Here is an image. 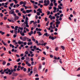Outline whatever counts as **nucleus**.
<instances>
[{"instance_id":"obj_19","label":"nucleus","mask_w":80,"mask_h":80,"mask_svg":"<svg viewBox=\"0 0 80 80\" xmlns=\"http://www.w3.org/2000/svg\"><path fill=\"white\" fill-rule=\"evenodd\" d=\"M41 68H42V64H39V69L40 70V69H41Z\"/></svg>"},{"instance_id":"obj_55","label":"nucleus","mask_w":80,"mask_h":80,"mask_svg":"<svg viewBox=\"0 0 80 80\" xmlns=\"http://www.w3.org/2000/svg\"><path fill=\"white\" fill-rule=\"evenodd\" d=\"M20 61V58H19L17 60V62H19Z\"/></svg>"},{"instance_id":"obj_17","label":"nucleus","mask_w":80,"mask_h":80,"mask_svg":"<svg viewBox=\"0 0 80 80\" xmlns=\"http://www.w3.org/2000/svg\"><path fill=\"white\" fill-rule=\"evenodd\" d=\"M61 48L63 50H65V48L64 47V46H61Z\"/></svg>"},{"instance_id":"obj_53","label":"nucleus","mask_w":80,"mask_h":80,"mask_svg":"<svg viewBox=\"0 0 80 80\" xmlns=\"http://www.w3.org/2000/svg\"><path fill=\"white\" fill-rule=\"evenodd\" d=\"M18 68H21V65H18Z\"/></svg>"},{"instance_id":"obj_43","label":"nucleus","mask_w":80,"mask_h":80,"mask_svg":"<svg viewBox=\"0 0 80 80\" xmlns=\"http://www.w3.org/2000/svg\"><path fill=\"white\" fill-rule=\"evenodd\" d=\"M45 21H47L48 20V19H47V18H45L44 19Z\"/></svg>"},{"instance_id":"obj_41","label":"nucleus","mask_w":80,"mask_h":80,"mask_svg":"<svg viewBox=\"0 0 80 80\" xmlns=\"http://www.w3.org/2000/svg\"><path fill=\"white\" fill-rule=\"evenodd\" d=\"M28 17H26L25 21H28Z\"/></svg>"},{"instance_id":"obj_48","label":"nucleus","mask_w":80,"mask_h":80,"mask_svg":"<svg viewBox=\"0 0 80 80\" xmlns=\"http://www.w3.org/2000/svg\"><path fill=\"white\" fill-rule=\"evenodd\" d=\"M5 71V70H4L3 71V72H1V73L2 74H3L6 71Z\"/></svg>"},{"instance_id":"obj_58","label":"nucleus","mask_w":80,"mask_h":80,"mask_svg":"<svg viewBox=\"0 0 80 80\" xmlns=\"http://www.w3.org/2000/svg\"><path fill=\"white\" fill-rule=\"evenodd\" d=\"M45 60V58L43 57L42 58V60Z\"/></svg>"},{"instance_id":"obj_16","label":"nucleus","mask_w":80,"mask_h":80,"mask_svg":"<svg viewBox=\"0 0 80 80\" xmlns=\"http://www.w3.org/2000/svg\"><path fill=\"white\" fill-rule=\"evenodd\" d=\"M0 33H1V35H4L5 32H2V31H0Z\"/></svg>"},{"instance_id":"obj_51","label":"nucleus","mask_w":80,"mask_h":80,"mask_svg":"<svg viewBox=\"0 0 80 80\" xmlns=\"http://www.w3.org/2000/svg\"><path fill=\"white\" fill-rule=\"evenodd\" d=\"M45 15V13H42L41 15V16L42 17H43V16H44V15Z\"/></svg>"},{"instance_id":"obj_8","label":"nucleus","mask_w":80,"mask_h":80,"mask_svg":"<svg viewBox=\"0 0 80 80\" xmlns=\"http://www.w3.org/2000/svg\"><path fill=\"white\" fill-rule=\"evenodd\" d=\"M31 39L32 40V41H33V42H35V39L34 38V37L32 36V37H31Z\"/></svg>"},{"instance_id":"obj_38","label":"nucleus","mask_w":80,"mask_h":80,"mask_svg":"<svg viewBox=\"0 0 80 80\" xmlns=\"http://www.w3.org/2000/svg\"><path fill=\"white\" fill-rule=\"evenodd\" d=\"M21 35H22V36H25V34L24 33V32H22V33L21 34Z\"/></svg>"},{"instance_id":"obj_45","label":"nucleus","mask_w":80,"mask_h":80,"mask_svg":"<svg viewBox=\"0 0 80 80\" xmlns=\"http://www.w3.org/2000/svg\"><path fill=\"white\" fill-rule=\"evenodd\" d=\"M63 16V14H61L60 15V17H62Z\"/></svg>"},{"instance_id":"obj_30","label":"nucleus","mask_w":80,"mask_h":80,"mask_svg":"<svg viewBox=\"0 0 80 80\" xmlns=\"http://www.w3.org/2000/svg\"><path fill=\"white\" fill-rule=\"evenodd\" d=\"M24 23H25L26 25H28V21H25V22H24Z\"/></svg>"},{"instance_id":"obj_12","label":"nucleus","mask_w":80,"mask_h":80,"mask_svg":"<svg viewBox=\"0 0 80 80\" xmlns=\"http://www.w3.org/2000/svg\"><path fill=\"white\" fill-rule=\"evenodd\" d=\"M36 70H37V68H36V67H35L33 70V73H35V72H36Z\"/></svg>"},{"instance_id":"obj_25","label":"nucleus","mask_w":80,"mask_h":80,"mask_svg":"<svg viewBox=\"0 0 80 80\" xmlns=\"http://www.w3.org/2000/svg\"><path fill=\"white\" fill-rule=\"evenodd\" d=\"M48 34V33L47 32L45 33L43 35V36H45V35L46 37H47V35Z\"/></svg>"},{"instance_id":"obj_59","label":"nucleus","mask_w":80,"mask_h":80,"mask_svg":"<svg viewBox=\"0 0 80 80\" xmlns=\"http://www.w3.org/2000/svg\"><path fill=\"white\" fill-rule=\"evenodd\" d=\"M15 12L16 13H18V12H19V11L18 10H17L15 11Z\"/></svg>"},{"instance_id":"obj_34","label":"nucleus","mask_w":80,"mask_h":80,"mask_svg":"<svg viewBox=\"0 0 80 80\" xmlns=\"http://www.w3.org/2000/svg\"><path fill=\"white\" fill-rule=\"evenodd\" d=\"M26 59V60H30V59L29 58V57H27Z\"/></svg>"},{"instance_id":"obj_61","label":"nucleus","mask_w":80,"mask_h":80,"mask_svg":"<svg viewBox=\"0 0 80 80\" xmlns=\"http://www.w3.org/2000/svg\"><path fill=\"white\" fill-rule=\"evenodd\" d=\"M79 70H80V67L78 68L77 70V71H79Z\"/></svg>"},{"instance_id":"obj_10","label":"nucleus","mask_w":80,"mask_h":80,"mask_svg":"<svg viewBox=\"0 0 80 80\" xmlns=\"http://www.w3.org/2000/svg\"><path fill=\"white\" fill-rule=\"evenodd\" d=\"M28 45H32V42H28L27 43Z\"/></svg>"},{"instance_id":"obj_46","label":"nucleus","mask_w":80,"mask_h":80,"mask_svg":"<svg viewBox=\"0 0 80 80\" xmlns=\"http://www.w3.org/2000/svg\"><path fill=\"white\" fill-rule=\"evenodd\" d=\"M23 68H24V67L22 66L21 67L20 69H21V70H23Z\"/></svg>"},{"instance_id":"obj_49","label":"nucleus","mask_w":80,"mask_h":80,"mask_svg":"<svg viewBox=\"0 0 80 80\" xmlns=\"http://www.w3.org/2000/svg\"><path fill=\"white\" fill-rule=\"evenodd\" d=\"M34 21H30V24H32V23H34Z\"/></svg>"},{"instance_id":"obj_20","label":"nucleus","mask_w":80,"mask_h":80,"mask_svg":"<svg viewBox=\"0 0 80 80\" xmlns=\"http://www.w3.org/2000/svg\"><path fill=\"white\" fill-rule=\"evenodd\" d=\"M18 43H19V45H21L22 44L21 42L20 41V40H19L18 42Z\"/></svg>"},{"instance_id":"obj_31","label":"nucleus","mask_w":80,"mask_h":80,"mask_svg":"<svg viewBox=\"0 0 80 80\" xmlns=\"http://www.w3.org/2000/svg\"><path fill=\"white\" fill-rule=\"evenodd\" d=\"M37 27V24H36L34 25L33 27H34V28H36V27Z\"/></svg>"},{"instance_id":"obj_42","label":"nucleus","mask_w":80,"mask_h":80,"mask_svg":"<svg viewBox=\"0 0 80 80\" xmlns=\"http://www.w3.org/2000/svg\"><path fill=\"white\" fill-rule=\"evenodd\" d=\"M20 5H22V4H23V1H21L20 2Z\"/></svg>"},{"instance_id":"obj_21","label":"nucleus","mask_w":80,"mask_h":80,"mask_svg":"<svg viewBox=\"0 0 80 80\" xmlns=\"http://www.w3.org/2000/svg\"><path fill=\"white\" fill-rule=\"evenodd\" d=\"M19 29L21 30H23V28L19 27Z\"/></svg>"},{"instance_id":"obj_54","label":"nucleus","mask_w":80,"mask_h":80,"mask_svg":"<svg viewBox=\"0 0 80 80\" xmlns=\"http://www.w3.org/2000/svg\"><path fill=\"white\" fill-rule=\"evenodd\" d=\"M51 39V40H54V37H52Z\"/></svg>"},{"instance_id":"obj_32","label":"nucleus","mask_w":80,"mask_h":80,"mask_svg":"<svg viewBox=\"0 0 80 80\" xmlns=\"http://www.w3.org/2000/svg\"><path fill=\"white\" fill-rule=\"evenodd\" d=\"M53 3L51 2L49 5V6H52V7L53 6Z\"/></svg>"},{"instance_id":"obj_37","label":"nucleus","mask_w":80,"mask_h":80,"mask_svg":"<svg viewBox=\"0 0 80 80\" xmlns=\"http://www.w3.org/2000/svg\"><path fill=\"white\" fill-rule=\"evenodd\" d=\"M23 71H24V72H26V71H27V69L25 68H24Z\"/></svg>"},{"instance_id":"obj_9","label":"nucleus","mask_w":80,"mask_h":80,"mask_svg":"<svg viewBox=\"0 0 80 80\" xmlns=\"http://www.w3.org/2000/svg\"><path fill=\"white\" fill-rule=\"evenodd\" d=\"M32 73H33V71H31V72H30V73H29L28 75L29 76H31Z\"/></svg>"},{"instance_id":"obj_60","label":"nucleus","mask_w":80,"mask_h":80,"mask_svg":"<svg viewBox=\"0 0 80 80\" xmlns=\"http://www.w3.org/2000/svg\"><path fill=\"white\" fill-rule=\"evenodd\" d=\"M35 80H39V78H35Z\"/></svg>"},{"instance_id":"obj_13","label":"nucleus","mask_w":80,"mask_h":80,"mask_svg":"<svg viewBox=\"0 0 80 80\" xmlns=\"http://www.w3.org/2000/svg\"><path fill=\"white\" fill-rule=\"evenodd\" d=\"M60 23V22L58 21V22H56V25H59Z\"/></svg>"},{"instance_id":"obj_35","label":"nucleus","mask_w":80,"mask_h":80,"mask_svg":"<svg viewBox=\"0 0 80 80\" xmlns=\"http://www.w3.org/2000/svg\"><path fill=\"white\" fill-rule=\"evenodd\" d=\"M48 23H49V21H48L46 23V26H48Z\"/></svg>"},{"instance_id":"obj_62","label":"nucleus","mask_w":80,"mask_h":80,"mask_svg":"<svg viewBox=\"0 0 80 80\" xmlns=\"http://www.w3.org/2000/svg\"><path fill=\"white\" fill-rule=\"evenodd\" d=\"M0 15L1 17H2L3 16V14H2V13H1L0 14Z\"/></svg>"},{"instance_id":"obj_22","label":"nucleus","mask_w":80,"mask_h":80,"mask_svg":"<svg viewBox=\"0 0 80 80\" xmlns=\"http://www.w3.org/2000/svg\"><path fill=\"white\" fill-rule=\"evenodd\" d=\"M15 18L17 20H18V19L19 18V17L18 16H16L15 17Z\"/></svg>"},{"instance_id":"obj_7","label":"nucleus","mask_w":80,"mask_h":80,"mask_svg":"<svg viewBox=\"0 0 80 80\" xmlns=\"http://www.w3.org/2000/svg\"><path fill=\"white\" fill-rule=\"evenodd\" d=\"M27 37H23L22 40V41H23V42H25V41H26L27 40Z\"/></svg>"},{"instance_id":"obj_15","label":"nucleus","mask_w":80,"mask_h":80,"mask_svg":"<svg viewBox=\"0 0 80 80\" xmlns=\"http://www.w3.org/2000/svg\"><path fill=\"white\" fill-rule=\"evenodd\" d=\"M52 17H53V16H52V15H49V18H50V20H52Z\"/></svg>"},{"instance_id":"obj_47","label":"nucleus","mask_w":80,"mask_h":80,"mask_svg":"<svg viewBox=\"0 0 80 80\" xmlns=\"http://www.w3.org/2000/svg\"><path fill=\"white\" fill-rule=\"evenodd\" d=\"M7 66H10V63L9 62H8L7 64Z\"/></svg>"},{"instance_id":"obj_50","label":"nucleus","mask_w":80,"mask_h":80,"mask_svg":"<svg viewBox=\"0 0 80 80\" xmlns=\"http://www.w3.org/2000/svg\"><path fill=\"white\" fill-rule=\"evenodd\" d=\"M53 9L54 10L56 11L57 10V8L56 7H54Z\"/></svg>"},{"instance_id":"obj_57","label":"nucleus","mask_w":80,"mask_h":80,"mask_svg":"<svg viewBox=\"0 0 80 80\" xmlns=\"http://www.w3.org/2000/svg\"><path fill=\"white\" fill-rule=\"evenodd\" d=\"M18 15H19V16H21V13H20V12H18Z\"/></svg>"},{"instance_id":"obj_2","label":"nucleus","mask_w":80,"mask_h":80,"mask_svg":"<svg viewBox=\"0 0 80 80\" xmlns=\"http://www.w3.org/2000/svg\"><path fill=\"white\" fill-rule=\"evenodd\" d=\"M44 5L45 6H47L50 4V1L48 0H47V1H45L44 2Z\"/></svg>"},{"instance_id":"obj_14","label":"nucleus","mask_w":80,"mask_h":80,"mask_svg":"<svg viewBox=\"0 0 80 80\" xmlns=\"http://www.w3.org/2000/svg\"><path fill=\"white\" fill-rule=\"evenodd\" d=\"M18 26H16L15 27L14 29L15 30H18Z\"/></svg>"},{"instance_id":"obj_40","label":"nucleus","mask_w":80,"mask_h":80,"mask_svg":"<svg viewBox=\"0 0 80 80\" xmlns=\"http://www.w3.org/2000/svg\"><path fill=\"white\" fill-rule=\"evenodd\" d=\"M50 14V11H48V13H47V15H48Z\"/></svg>"},{"instance_id":"obj_5","label":"nucleus","mask_w":80,"mask_h":80,"mask_svg":"<svg viewBox=\"0 0 80 80\" xmlns=\"http://www.w3.org/2000/svg\"><path fill=\"white\" fill-rule=\"evenodd\" d=\"M33 33V31H31L30 32H29L28 33V35H29V36H31L32 34Z\"/></svg>"},{"instance_id":"obj_39","label":"nucleus","mask_w":80,"mask_h":80,"mask_svg":"<svg viewBox=\"0 0 80 80\" xmlns=\"http://www.w3.org/2000/svg\"><path fill=\"white\" fill-rule=\"evenodd\" d=\"M21 60H25V57H22L21 58Z\"/></svg>"},{"instance_id":"obj_3","label":"nucleus","mask_w":80,"mask_h":80,"mask_svg":"<svg viewBox=\"0 0 80 80\" xmlns=\"http://www.w3.org/2000/svg\"><path fill=\"white\" fill-rule=\"evenodd\" d=\"M13 13H15V12H14V9H13L11 10L9 12V14H13Z\"/></svg>"},{"instance_id":"obj_24","label":"nucleus","mask_w":80,"mask_h":80,"mask_svg":"<svg viewBox=\"0 0 80 80\" xmlns=\"http://www.w3.org/2000/svg\"><path fill=\"white\" fill-rule=\"evenodd\" d=\"M13 0V1H14V2H15V4H17V3H18V2L17 1V0Z\"/></svg>"},{"instance_id":"obj_11","label":"nucleus","mask_w":80,"mask_h":80,"mask_svg":"<svg viewBox=\"0 0 80 80\" xmlns=\"http://www.w3.org/2000/svg\"><path fill=\"white\" fill-rule=\"evenodd\" d=\"M9 46L10 47H12V48H14V47H15V46H14V45H12V44H11L9 45Z\"/></svg>"},{"instance_id":"obj_23","label":"nucleus","mask_w":80,"mask_h":80,"mask_svg":"<svg viewBox=\"0 0 80 80\" xmlns=\"http://www.w3.org/2000/svg\"><path fill=\"white\" fill-rule=\"evenodd\" d=\"M6 64V62L4 61L2 62V65H5V64Z\"/></svg>"},{"instance_id":"obj_18","label":"nucleus","mask_w":80,"mask_h":80,"mask_svg":"<svg viewBox=\"0 0 80 80\" xmlns=\"http://www.w3.org/2000/svg\"><path fill=\"white\" fill-rule=\"evenodd\" d=\"M14 32L15 34L16 35H17V31L16 30H14Z\"/></svg>"},{"instance_id":"obj_4","label":"nucleus","mask_w":80,"mask_h":80,"mask_svg":"<svg viewBox=\"0 0 80 80\" xmlns=\"http://www.w3.org/2000/svg\"><path fill=\"white\" fill-rule=\"evenodd\" d=\"M18 75V73L15 72H13L12 74V75L13 77H17Z\"/></svg>"},{"instance_id":"obj_6","label":"nucleus","mask_w":80,"mask_h":80,"mask_svg":"<svg viewBox=\"0 0 80 80\" xmlns=\"http://www.w3.org/2000/svg\"><path fill=\"white\" fill-rule=\"evenodd\" d=\"M32 11V10H28L26 11V13H29L30 12H31Z\"/></svg>"},{"instance_id":"obj_28","label":"nucleus","mask_w":80,"mask_h":80,"mask_svg":"<svg viewBox=\"0 0 80 80\" xmlns=\"http://www.w3.org/2000/svg\"><path fill=\"white\" fill-rule=\"evenodd\" d=\"M14 3H11L10 4V6L11 7H13V5Z\"/></svg>"},{"instance_id":"obj_27","label":"nucleus","mask_w":80,"mask_h":80,"mask_svg":"<svg viewBox=\"0 0 80 80\" xmlns=\"http://www.w3.org/2000/svg\"><path fill=\"white\" fill-rule=\"evenodd\" d=\"M33 48H34V50H36V49L37 48V46H34L33 47Z\"/></svg>"},{"instance_id":"obj_29","label":"nucleus","mask_w":80,"mask_h":80,"mask_svg":"<svg viewBox=\"0 0 80 80\" xmlns=\"http://www.w3.org/2000/svg\"><path fill=\"white\" fill-rule=\"evenodd\" d=\"M37 15H38V16H39V15H40V13L38 12H37Z\"/></svg>"},{"instance_id":"obj_56","label":"nucleus","mask_w":80,"mask_h":80,"mask_svg":"<svg viewBox=\"0 0 80 80\" xmlns=\"http://www.w3.org/2000/svg\"><path fill=\"white\" fill-rule=\"evenodd\" d=\"M16 37H17V35H16V34H14L13 35L14 38H16Z\"/></svg>"},{"instance_id":"obj_44","label":"nucleus","mask_w":80,"mask_h":80,"mask_svg":"<svg viewBox=\"0 0 80 80\" xmlns=\"http://www.w3.org/2000/svg\"><path fill=\"white\" fill-rule=\"evenodd\" d=\"M30 2L31 3H34L35 2L33 1H32V0H30Z\"/></svg>"},{"instance_id":"obj_1","label":"nucleus","mask_w":80,"mask_h":80,"mask_svg":"<svg viewBox=\"0 0 80 80\" xmlns=\"http://www.w3.org/2000/svg\"><path fill=\"white\" fill-rule=\"evenodd\" d=\"M17 70L16 68H14L13 69H12L11 70L9 69L8 68H7L6 69H4V72H7L8 71L9 72V75H12V72H16Z\"/></svg>"},{"instance_id":"obj_63","label":"nucleus","mask_w":80,"mask_h":80,"mask_svg":"<svg viewBox=\"0 0 80 80\" xmlns=\"http://www.w3.org/2000/svg\"><path fill=\"white\" fill-rule=\"evenodd\" d=\"M28 67H31V64H30V63H28Z\"/></svg>"},{"instance_id":"obj_33","label":"nucleus","mask_w":80,"mask_h":80,"mask_svg":"<svg viewBox=\"0 0 80 80\" xmlns=\"http://www.w3.org/2000/svg\"><path fill=\"white\" fill-rule=\"evenodd\" d=\"M58 8L60 9V10H62V7L60 6H58Z\"/></svg>"},{"instance_id":"obj_36","label":"nucleus","mask_w":80,"mask_h":80,"mask_svg":"<svg viewBox=\"0 0 80 80\" xmlns=\"http://www.w3.org/2000/svg\"><path fill=\"white\" fill-rule=\"evenodd\" d=\"M25 54H27V55H28V52L26 51L25 52Z\"/></svg>"},{"instance_id":"obj_52","label":"nucleus","mask_w":80,"mask_h":80,"mask_svg":"<svg viewBox=\"0 0 80 80\" xmlns=\"http://www.w3.org/2000/svg\"><path fill=\"white\" fill-rule=\"evenodd\" d=\"M4 20H7V17H4Z\"/></svg>"},{"instance_id":"obj_64","label":"nucleus","mask_w":80,"mask_h":80,"mask_svg":"<svg viewBox=\"0 0 80 80\" xmlns=\"http://www.w3.org/2000/svg\"><path fill=\"white\" fill-rule=\"evenodd\" d=\"M54 6H55V7H57V3H54Z\"/></svg>"},{"instance_id":"obj_26","label":"nucleus","mask_w":80,"mask_h":80,"mask_svg":"<svg viewBox=\"0 0 80 80\" xmlns=\"http://www.w3.org/2000/svg\"><path fill=\"white\" fill-rule=\"evenodd\" d=\"M34 8L35 9H37L38 8V6H36L35 5H34Z\"/></svg>"}]
</instances>
